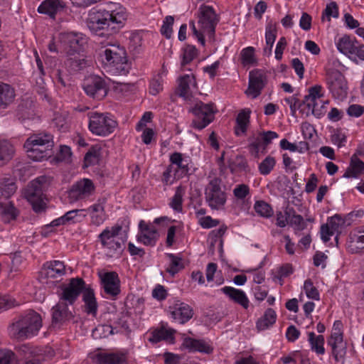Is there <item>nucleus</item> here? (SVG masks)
<instances>
[{"label": "nucleus", "instance_id": "nucleus-26", "mask_svg": "<svg viewBox=\"0 0 364 364\" xmlns=\"http://www.w3.org/2000/svg\"><path fill=\"white\" fill-rule=\"evenodd\" d=\"M43 271L48 278H57L65 274V265L59 260L47 262L43 264Z\"/></svg>", "mask_w": 364, "mask_h": 364}, {"label": "nucleus", "instance_id": "nucleus-22", "mask_svg": "<svg viewBox=\"0 0 364 364\" xmlns=\"http://www.w3.org/2000/svg\"><path fill=\"white\" fill-rule=\"evenodd\" d=\"M303 107L301 112L305 114L306 117L313 114L319 118L323 114V105L318 107V100L309 95L305 96L302 101V105H300L299 107Z\"/></svg>", "mask_w": 364, "mask_h": 364}, {"label": "nucleus", "instance_id": "nucleus-25", "mask_svg": "<svg viewBox=\"0 0 364 364\" xmlns=\"http://www.w3.org/2000/svg\"><path fill=\"white\" fill-rule=\"evenodd\" d=\"M220 290L235 303L242 306L244 309L248 308L250 301L243 291L231 287H224Z\"/></svg>", "mask_w": 364, "mask_h": 364}, {"label": "nucleus", "instance_id": "nucleus-52", "mask_svg": "<svg viewBox=\"0 0 364 364\" xmlns=\"http://www.w3.org/2000/svg\"><path fill=\"white\" fill-rule=\"evenodd\" d=\"M338 16V6L335 1L328 4L322 14V21L326 17L327 20L331 21V17L337 18Z\"/></svg>", "mask_w": 364, "mask_h": 364}, {"label": "nucleus", "instance_id": "nucleus-14", "mask_svg": "<svg viewBox=\"0 0 364 364\" xmlns=\"http://www.w3.org/2000/svg\"><path fill=\"white\" fill-rule=\"evenodd\" d=\"M82 88L87 95L97 100H102L107 94L105 80L97 75L86 78L83 82Z\"/></svg>", "mask_w": 364, "mask_h": 364}, {"label": "nucleus", "instance_id": "nucleus-31", "mask_svg": "<svg viewBox=\"0 0 364 364\" xmlns=\"http://www.w3.org/2000/svg\"><path fill=\"white\" fill-rule=\"evenodd\" d=\"M364 174V162L357 157L356 154H353L350 158V163L345 173L344 178H357Z\"/></svg>", "mask_w": 364, "mask_h": 364}, {"label": "nucleus", "instance_id": "nucleus-61", "mask_svg": "<svg viewBox=\"0 0 364 364\" xmlns=\"http://www.w3.org/2000/svg\"><path fill=\"white\" fill-rule=\"evenodd\" d=\"M234 196L237 199H244L250 193V188L246 184L237 185L233 190Z\"/></svg>", "mask_w": 364, "mask_h": 364}, {"label": "nucleus", "instance_id": "nucleus-58", "mask_svg": "<svg viewBox=\"0 0 364 364\" xmlns=\"http://www.w3.org/2000/svg\"><path fill=\"white\" fill-rule=\"evenodd\" d=\"M130 47L136 49L141 46L143 35L142 31H135L131 33L129 36Z\"/></svg>", "mask_w": 364, "mask_h": 364}, {"label": "nucleus", "instance_id": "nucleus-38", "mask_svg": "<svg viewBox=\"0 0 364 364\" xmlns=\"http://www.w3.org/2000/svg\"><path fill=\"white\" fill-rule=\"evenodd\" d=\"M18 351L26 360L38 358V355L41 354V349L30 344H23L20 346Z\"/></svg>", "mask_w": 364, "mask_h": 364}, {"label": "nucleus", "instance_id": "nucleus-49", "mask_svg": "<svg viewBox=\"0 0 364 364\" xmlns=\"http://www.w3.org/2000/svg\"><path fill=\"white\" fill-rule=\"evenodd\" d=\"M355 46L348 36L341 38L337 43L338 50L344 54H353Z\"/></svg>", "mask_w": 364, "mask_h": 364}, {"label": "nucleus", "instance_id": "nucleus-62", "mask_svg": "<svg viewBox=\"0 0 364 364\" xmlns=\"http://www.w3.org/2000/svg\"><path fill=\"white\" fill-rule=\"evenodd\" d=\"M249 140L251 141L249 145V150L250 154L255 157L259 156V147L262 145L260 142V138L252 137L250 138Z\"/></svg>", "mask_w": 364, "mask_h": 364}, {"label": "nucleus", "instance_id": "nucleus-6", "mask_svg": "<svg viewBox=\"0 0 364 364\" xmlns=\"http://www.w3.org/2000/svg\"><path fill=\"white\" fill-rule=\"evenodd\" d=\"M89 130L97 136H107L113 133L117 127V122L108 112L100 113L91 112L88 113Z\"/></svg>", "mask_w": 364, "mask_h": 364}, {"label": "nucleus", "instance_id": "nucleus-39", "mask_svg": "<svg viewBox=\"0 0 364 364\" xmlns=\"http://www.w3.org/2000/svg\"><path fill=\"white\" fill-rule=\"evenodd\" d=\"M145 232L138 237V240L145 245L154 246L158 239L156 230L154 228H144Z\"/></svg>", "mask_w": 364, "mask_h": 364}, {"label": "nucleus", "instance_id": "nucleus-20", "mask_svg": "<svg viewBox=\"0 0 364 364\" xmlns=\"http://www.w3.org/2000/svg\"><path fill=\"white\" fill-rule=\"evenodd\" d=\"M82 301L84 302V311L87 314L96 316L98 304L95 298V291L90 285H85V289L82 292Z\"/></svg>", "mask_w": 364, "mask_h": 364}, {"label": "nucleus", "instance_id": "nucleus-1", "mask_svg": "<svg viewBox=\"0 0 364 364\" xmlns=\"http://www.w3.org/2000/svg\"><path fill=\"white\" fill-rule=\"evenodd\" d=\"M127 18L125 8L119 4L110 3L105 9L90 10L86 23L93 33L104 36L117 32Z\"/></svg>", "mask_w": 364, "mask_h": 364}, {"label": "nucleus", "instance_id": "nucleus-33", "mask_svg": "<svg viewBox=\"0 0 364 364\" xmlns=\"http://www.w3.org/2000/svg\"><path fill=\"white\" fill-rule=\"evenodd\" d=\"M14 97V89L9 84L0 82V107L6 108Z\"/></svg>", "mask_w": 364, "mask_h": 364}, {"label": "nucleus", "instance_id": "nucleus-2", "mask_svg": "<svg viewBox=\"0 0 364 364\" xmlns=\"http://www.w3.org/2000/svg\"><path fill=\"white\" fill-rule=\"evenodd\" d=\"M100 57L104 67L114 75H127L130 65L124 47L119 44H108L100 53Z\"/></svg>", "mask_w": 364, "mask_h": 364}, {"label": "nucleus", "instance_id": "nucleus-11", "mask_svg": "<svg viewBox=\"0 0 364 364\" xmlns=\"http://www.w3.org/2000/svg\"><path fill=\"white\" fill-rule=\"evenodd\" d=\"M60 44L68 56L79 54L83 50L86 39L82 33L67 32L60 34Z\"/></svg>", "mask_w": 364, "mask_h": 364}, {"label": "nucleus", "instance_id": "nucleus-41", "mask_svg": "<svg viewBox=\"0 0 364 364\" xmlns=\"http://www.w3.org/2000/svg\"><path fill=\"white\" fill-rule=\"evenodd\" d=\"M255 48L252 46L242 49L240 52L241 63L244 66L257 64Z\"/></svg>", "mask_w": 364, "mask_h": 364}, {"label": "nucleus", "instance_id": "nucleus-21", "mask_svg": "<svg viewBox=\"0 0 364 364\" xmlns=\"http://www.w3.org/2000/svg\"><path fill=\"white\" fill-rule=\"evenodd\" d=\"M178 82L176 94L185 100L190 99L192 96L191 87H196V85L194 75H184L178 78Z\"/></svg>", "mask_w": 364, "mask_h": 364}, {"label": "nucleus", "instance_id": "nucleus-44", "mask_svg": "<svg viewBox=\"0 0 364 364\" xmlns=\"http://www.w3.org/2000/svg\"><path fill=\"white\" fill-rule=\"evenodd\" d=\"M328 344L331 347L332 354L338 361V356H342L345 353L343 338L328 339Z\"/></svg>", "mask_w": 364, "mask_h": 364}, {"label": "nucleus", "instance_id": "nucleus-16", "mask_svg": "<svg viewBox=\"0 0 364 364\" xmlns=\"http://www.w3.org/2000/svg\"><path fill=\"white\" fill-rule=\"evenodd\" d=\"M267 83V77L264 70L255 69L249 73V85L246 91L252 98L257 97Z\"/></svg>", "mask_w": 364, "mask_h": 364}, {"label": "nucleus", "instance_id": "nucleus-7", "mask_svg": "<svg viewBox=\"0 0 364 364\" xmlns=\"http://www.w3.org/2000/svg\"><path fill=\"white\" fill-rule=\"evenodd\" d=\"M221 180L214 178L205 188V200L212 210H222L227 201V193L222 190Z\"/></svg>", "mask_w": 364, "mask_h": 364}, {"label": "nucleus", "instance_id": "nucleus-12", "mask_svg": "<svg viewBox=\"0 0 364 364\" xmlns=\"http://www.w3.org/2000/svg\"><path fill=\"white\" fill-rule=\"evenodd\" d=\"M122 227L119 225L111 228H106L99 235L98 240L103 247L110 250H123L124 241L118 237Z\"/></svg>", "mask_w": 364, "mask_h": 364}, {"label": "nucleus", "instance_id": "nucleus-36", "mask_svg": "<svg viewBox=\"0 0 364 364\" xmlns=\"http://www.w3.org/2000/svg\"><path fill=\"white\" fill-rule=\"evenodd\" d=\"M65 65L70 73L78 72L86 67V60L77 54V55L69 56L65 61Z\"/></svg>", "mask_w": 364, "mask_h": 364}, {"label": "nucleus", "instance_id": "nucleus-48", "mask_svg": "<svg viewBox=\"0 0 364 364\" xmlns=\"http://www.w3.org/2000/svg\"><path fill=\"white\" fill-rule=\"evenodd\" d=\"M277 28L272 23H268L266 26L265 31V41L266 45L269 46V53H272V49L277 37Z\"/></svg>", "mask_w": 364, "mask_h": 364}, {"label": "nucleus", "instance_id": "nucleus-40", "mask_svg": "<svg viewBox=\"0 0 364 364\" xmlns=\"http://www.w3.org/2000/svg\"><path fill=\"white\" fill-rule=\"evenodd\" d=\"M166 256L170 259L169 267L166 269V272H168L172 276H174L176 273H178L180 270L184 268V266L182 263V258L175 255L172 253L166 254Z\"/></svg>", "mask_w": 364, "mask_h": 364}, {"label": "nucleus", "instance_id": "nucleus-43", "mask_svg": "<svg viewBox=\"0 0 364 364\" xmlns=\"http://www.w3.org/2000/svg\"><path fill=\"white\" fill-rule=\"evenodd\" d=\"M198 55V50L195 46L188 45L183 50L182 60L181 63V68H184L189 64Z\"/></svg>", "mask_w": 364, "mask_h": 364}, {"label": "nucleus", "instance_id": "nucleus-10", "mask_svg": "<svg viewBox=\"0 0 364 364\" xmlns=\"http://www.w3.org/2000/svg\"><path fill=\"white\" fill-rule=\"evenodd\" d=\"M198 23L203 32L206 33L210 39L214 40L215 28L220 21V17L214 9L203 4L198 9Z\"/></svg>", "mask_w": 364, "mask_h": 364}, {"label": "nucleus", "instance_id": "nucleus-18", "mask_svg": "<svg viewBox=\"0 0 364 364\" xmlns=\"http://www.w3.org/2000/svg\"><path fill=\"white\" fill-rule=\"evenodd\" d=\"M171 317L181 324L188 321L193 315V309L187 304L176 301L173 306H169Z\"/></svg>", "mask_w": 364, "mask_h": 364}, {"label": "nucleus", "instance_id": "nucleus-5", "mask_svg": "<svg viewBox=\"0 0 364 364\" xmlns=\"http://www.w3.org/2000/svg\"><path fill=\"white\" fill-rule=\"evenodd\" d=\"M50 184L49 178L46 176L37 177L29 183L24 191V196L32 205L36 213L43 211L46 208V199L44 192Z\"/></svg>", "mask_w": 364, "mask_h": 364}, {"label": "nucleus", "instance_id": "nucleus-23", "mask_svg": "<svg viewBox=\"0 0 364 364\" xmlns=\"http://www.w3.org/2000/svg\"><path fill=\"white\" fill-rule=\"evenodd\" d=\"M65 7V4L63 0H45L38 6V11L55 18L56 14Z\"/></svg>", "mask_w": 364, "mask_h": 364}, {"label": "nucleus", "instance_id": "nucleus-19", "mask_svg": "<svg viewBox=\"0 0 364 364\" xmlns=\"http://www.w3.org/2000/svg\"><path fill=\"white\" fill-rule=\"evenodd\" d=\"M68 304L59 301L52 309V323L62 324L73 318V313L68 309Z\"/></svg>", "mask_w": 364, "mask_h": 364}, {"label": "nucleus", "instance_id": "nucleus-34", "mask_svg": "<svg viewBox=\"0 0 364 364\" xmlns=\"http://www.w3.org/2000/svg\"><path fill=\"white\" fill-rule=\"evenodd\" d=\"M251 111L249 109H244L237 116L236 127H235V134L240 136L247 132L250 122Z\"/></svg>", "mask_w": 364, "mask_h": 364}, {"label": "nucleus", "instance_id": "nucleus-29", "mask_svg": "<svg viewBox=\"0 0 364 364\" xmlns=\"http://www.w3.org/2000/svg\"><path fill=\"white\" fill-rule=\"evenodd\" d=\"M15 147L7 139H0V167L7 164L15 154Z\"/></svg>", "mask_w": 364, "mask_h": 364}, {"label": "nucleus", "instance_id": "nucleus-57", "mask_svg": "<svg viewBox=\"0 0 364 364\" xmlns=\"http://www.w3.org/2000/svg\"><path fill=\"white\" fill-rule=\"evenodd\" d=\"M174 22V18L171 16H167L163 23L161 28V33L166 38H170L173 32L172 26Z\"/></svg>", "mask_w": 364, "mask_h": 364}, {"label": "nucleus", "instance_id": "nucleus-35", "mask_svg": "<svg viewBox=\"0 0 364 364\" xmlns=\"http://www.w3.org/2000/svg\"><path fill=\"white\" fill-rule=\"evenodd\" d=\"M277 319V314L272 308L267 309L263 316L259 318L257 321V328L258 331H264L272 326Z\"/></svg>", "mask_w": 364, "mask_h": 364}, {"label": "nucleus", "instance_id": "nucleus-32", "mask_svg": "<svg viewBox=\"0 0 364 364\" xmlns=\"http://www.w3.org/2000/svg\"><path fill=\"white\" fill-rule=\"evenodd\" d=\"M170 161L172 164L176 166V177L182 178L188 174L189 171L188 164L187 161L183 159L182 154L178 152L172 154L170 156Z\"/></svg>", "mask_w": 364, "mask_h": 364}, {"label": "nucleus", "instance_id": "nucleus-59", "mask_svg": "<svg viewBox=\"0 0 364 364\" xmlns=\"http://www.w3.org/2000/svg\"><path fill=\"white\" fill-rule=\"evenodd\" d=\"M15 362L14 353L9 350H0V364H13Z\"/></svg>", "mask_w": 364, "mask_h": 364}, {"label": "nucleus", "instance_id": "nucleus-9", "mask_svg": "<svg viewBox=\"0 0 364 364\" xmlns=\"http://www.w3.org/2000/svg\"><path fill=\"white\" fill-rule=\"evenodd\" d=\"M326 82L334 98L343 100L348 94V83L345 76L338 70L326 69Z\"/></svg>", "mask_w": 364, "mask_h": 364}, {"label": "nucleus", "instance_id": "nucleus-4", "mask_svg": "<svg viewBox=\"0 0 364 364\" xmlns=\"http://www.w3.org/2000/svg\"><path fill=\"white\" fill-rule=\"evenodd\" d=\"M41 327V315L33 310H29L12 323L9 326V331L14 338L24 340L37 335Z\"/></svg>", "mask_w": 364, "mask_h": 364}, {"label": "nucleus", "instance_id": "nucleus-17", "mask_svg": "<svg viewBox=\"0 0 364 364\" xmlns=\"http://www.w3.org/2000/svg\"><path fill=\"white\" fill-rule=\"evenodd\" d=\"M100 282L104 292L109 297L116 299L120 294V279L115 272H105L100 276Z\"/></svg>", "mask_w": 364, "mask_h": 364}, {"label": "nucleus", "instance_id": "nucleus-46", "mask_svg": "<svg viewBox=\"0 0 364 364\" xmlns=\"http://www.w3.org/2000/svg\"><path fill=\"white\" fill-rule=\"evenodd\" d=\"M276 165V160L274 157L267 156L258 166L260 174L267 176L271 173Z\"/></svg>", "mask_w": 364, "mask_h": 364}, {"label": "nucleus", "instance_id": "nucleus-42", "mask_svg": "<svg viewBox=\"0 0 364 364\" xmlns=\"http://www.w3.org/2000/svg\"><path fill=\"white\" fill-rule=\"evenodd\" d=\"M0 213L7 222L16 219L18 215V211L11 203L8 204L0 203Z\"/></svg>", "mask_w": 364, "mask_h": 364}, {"label": "nucleus", "instance_id": "nucleus-37", "mask_svg": "<svg viewBox=\"0 0 364 364\" xmlns=\"http://www.w3.org/2000/svg\"><path fill=\"white\" fill-rule=\"evenodd\" d=\"M308 341L311 346V349L318 355H323L325 353L324 348V337L322 335L316 336L314 332L308 333Z\"/></svg>", "mask_w": 364, "mask_h": 364}, {"label": "nucleus", "instance_id": "nucleus-3", "mask_svg": "<svg viewBox=\"0 0 364 364\" xmlns=\"http://www.w3.org/2000/svg\"><path fill=\"white\" fill-rule=\"evenodd\" d=\"M53 146L52 134L48 132H39L31 135L26 140L23 147L31 159L40 161L52 155Z\"/></svg>", "mask_w": 364, "mask_h": 364}, {"label": "nucleus", "instance_id": "nucleus-15", "mask_svg": "<svg viewBox=\"0 0 364 364\" xmlns=\"http://www.w3.org/2000/svg\"><path fill=\"white\" fill-rule=\"evenodd\" d=\"M95 190L92 180L82 178L75 182L68 191V197L71 200L77 201L90 197Z\"/></svg>", "mask_w": 364, "mask_h": 364}, {"label": "nucleus", "instance_id": "nucleus-27", "mask_svg": "<svg viewBox=\"0 0 364 364\" xmlns=\"http://www.w3.org/2000/svg\"><path fill=\"white\" fill-rule=\"evenodd\" d=\"M183 348L190 352H200L210 353L213 348L203 340H197L190 337L186 338L182 343Z\"/></svg>", "mask_w": 364, "mask_h": 364}, {"label": "nucleus", "instance_id": "nucleus-45", "mask_svg": "<svg viewBox=\"0 0 364 364\" xmlns=\"http://www.w3.org/2000/svg\"><path fill=\"white\" fill-rule=\"evenodd\" d=\"M228 166L232 173H235L242 171H246L248 164L244 157L237 156L233 161H229Z\"/></svg>", "mask_w": 364, "mask_h": 364}, {"label": "nucleus", "instance_id": "nucleus-24", "mask_svg": "<svg viewBox=\"0 0 364 364\" xmlns=\"http://www.w3.org/2000/svg\"><path fill=\"white\" fill-rule=\"evenodd\" d=\"M176 330L172 328H166L164 326L159 328L154 329L148 338V341L151 343H157L161 341H166L169 343H174V333Z\"/></svg>", "mask_w": 364, "mask_h": 364}, {"label": "nucleus", "instance_id": "nucleus-60", "mask_svg": "<svg viewBox=\"0 0 364 364\" xmlns=\"http://www.w3.org/2000/svg\"><path fill=\"white\" fill-rule=\"evenodd\" d=\"M16 300L9 295L0 296V310L1 309H9L15 306H17Z\"/></svg>", "mask_w": 364, "mask_h": 364}, {"label": "nucleus", "instance_id": "nucleus-50", "mask_svg": "<svg viewBox=\"0 0 364 364\" xmlns=\"http://www.w3.org/2000/svg\"><path fill=\"white\" fill-rule=\"evenodd\" d=\"M184 191L181 186L177 187L175 194L173 196L171 202L170 206L176 211L181 212L182 210V203H183V196Z\"/></svg>", "mask_w": 364, "mask_h": 364}, {"label": "nucleus", "instance_id": "nucleus-13", "mask_svg": "<svg viewBox=\"0 0 364 364\" xmlns=\"http://www.w3.org/2000/svg\"><path fill=\"white\" fill-rule=\"evenodd\" d=\"M85 285L82 278H71L68 285L62 289L60 301L68 305H73L85 289Z\"/></svg>", "mask_w": 364, "mask_h": 364}, {"label": "nucleus", "instance_id": "nucleus-64", "mask_svg": "<svg viewBox=\"0 0 364 364\" xmlns=\"http://www.w3.org/2000/svg\"><path fill=\"white\" fill-rule=\"evenodd\" d=\"M291 65L299 79H302L304 73V66L303 63L298 58H296L291 60Z\"/></svg>", "mask_w": 364, "mask_h": 364}, {"label": "nucleus", "instance_id": "nucleus-55", "mask_svg": "<svg viewBox=\"0 0 364 364\" xmlns=\"http://www.w3.org/2000/svg\"><path fill=\"white\" fill-rule=\"evenodd\" d=\"M288 224L294 228L295 234H297L298 232L304 230L306 228L307 226L306 221L301 215L294 216V218L290 219Z\"/></svg>", "mask_w": 364, "mask_h": 364}, {"label": "nucleus", "instance_id": "nucleus-63", "mask_svg": "<svg viewBox=\"0 0 364 364\" xmlns=\"http://www.w3.org/2000/svg\"><path fill=\"white\" fill-rule=\"evenodd\" d=\"M163 90V85L161 80V77L159 75L158 78H154L149 86V93L152 95H156Z\"/></svg>", "mask_w": 364, "mask_h": 364}, {"label": "nucleus", "instance_id": "nucleus-51", "mask_svg": "<svg viewBox=\"0 0 364 364\" xmlns=\"http://www.w3.org/2000/svg\"><path fill=\"white\" fill-rule=\"evenodd\" d=\"M349 242L364 245V226L358 227L350 232Z\"/></svg>", "mask_w": 364, "mask_h": 364}, {"label": "nucleus", "instance_id": "nucleus-30", "mask_svg": "<svg viewBox=\"0 0 364 364\" xmlns=\"http://www.w3.org/2000/svg\"><path fill=\"white\" fill-rule=\"evenodd\" d=\"M91 218V223L94 225L99 226L103 223L106 219V214L104 206L98 203L90 206L87 210Z\"/></svg>", "mask_w": 364, "mask_h": 364}, {"label": "nucleus", "instance_id": "nucleus-54", "mask_svg": "<svg viewBox=\"0 0 364 364\" xmlns=\"http://www.w3.org/2000/svg\"><path fill=\"white\" fill-rule=\"evenodd\" d=\"M279 137V135L277 132L273 131H267L259 132L258 136L256 138H260V142L262 145L264 146V149L269 144L272 143V139H277Z\"/></svg>", "mask_w": 364, "mask_h": 364}, {"label": "nucleus", "instance_id": "nucleus-8", "mask_svg": "<svg viewBox=\"0 0 364 364\" xmlns=\"http://www.w3.org/2000/svg\"><path fill=\"white\" fill-rule=\"evenodd\" d=\"M213 103H203L200 101L190 110L194 115L191 127L196 129L201 130L210 124L215 119L217 112Z\"/></svg>", "mask_w": 364, "mask_h": 364}, {"label": "nucleus", "instance_id": "nucleus-28", "mask_svg": "<svg viewBox=\"0 0 364 364\" xmlns=\"http://www.w3.org/2000/svg\"><path fill=\"white\" fill-rule=\"evenodd\" d=\"M97 364H127L126 358L123 354L98 353L95 355Z\"/></svg>", "mask_w": 364, "mask_h": 364}, {"label": "nucleus", "instance_id": "nucleus-53", "mask_svg": "<svg viewBox=\"0 0 364 364\" xmlns=\"http://www.w3.org/2000/svg\"><path fill=\"white\" fill-rule=\"evenodd\" d=\"M304 289L306 296L314 300H319V293L318 289L314 286L311 279H306L304 282Z\"/></svg>", "mask_w": 364, "mask_h": 364}, {"label": "nucleus", "instance_id": "nucleus-56", "mask_svg": "<svg viewBox=\"0 0 364 364\" xmlns=\"http://www.w3.org/2000/svg\"><path fill=\"white\" fill-rule=\"evenodd\" d=\"M16 191V186L14 183H0V198H9Z\"/></svg>", "mask_w": 364, "mask_h": 364}, {"label": "nucleus", "instance_id": "nucleus-47", "mask_svg": "<svg viewBox=\"0 0 364 364\" xmlns=\"http://www.w3.org/2000/svg\"><path fill=\"white\" fill-rule=\"evenodd\" d=\"M254 209L259 215L264 218H268L273 215L272 207L263 200L257 201L255 203Z\"/></svg>", "mask_w": 364, "mask_h": 364}]
</instances>
